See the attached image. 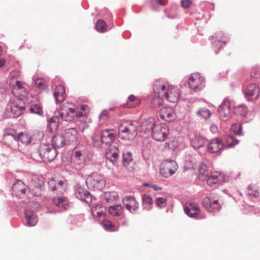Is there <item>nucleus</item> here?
I'll list each match as a JSON object with an SVG mask.
<instances>
[{
	"instance_id": "nucleus-1",
	"label": "nucleus",
	"mask_w": 260,
	"mask_h": 260,
	"mask_svg": "<svg viewBox=\"0 0 260 260\" xmlns=\"http://www.w3.org/2000/svg\"><path fill=\"white\" fill-rule=\"evenodd\" d=\"M153 91L154 93L164 95L166 100L171 103L177 102L180 95L177 87L160 79L155 81L153 84Z\"/></svg>"
},
{
	"instance_id": "nucleus-2",
	"label": "nucleus",
	"mask_w": 260,
	"mask_h": 260,
	"mask_svg": "<svg viewBox=\"0 0 260 260\" xmlns=\"http://www.w3.org/2000/svg\"><path fill=\"white\" fill-rule=\"evenodd\" d=\"M138 134L137 126L129 121H123L119 126L118 136L125 141L135 139Z\"/></svg>"
},
{
	"instance_id": "nucleus-3",
	"label": "nucleus",
	"mask_w": 260,
	"mask_h": 260,
	"mask_svg": "<svg viewBox=\"0 0 260 260\" xmlns=\"http://www.w3.org/2000/svg\"><path fill=\"white\" fill-rule=\"evenodd\" d=\"M86 183L89 189L100 190L105 187L106 181L102 175L94 173L87 178Z\"/></svg>"
},
{
	"instance_id": "nucleus-4",
	"label": "nucleus",
	"mask_w": 260,
	"mask_h": 260,
	"mask_svg": "<svg viewBox=\"0 0 260 260\" xmlns=\"http://www.w3.org/2000/svg\"><path fill=\"white\" fill-rule=\"evenodd\" d=\"M60 118L66 121H72L75 117V106L72 103H64L59 111Z\"/></svg>"
},
{
	"instance_id": "nucleus-5",
	"label": "nucleus",
	"mask_w": 260,
	"mask_h": 260,
	"mask_svg": "<svg viewBox=\"0 0 260 260\" xmlns=\"http://www.w3.org/2000/svg\"><path fill=\"white\" fill-rule=\"evenodd\" d=\"M178 164L173 160H166L161 165L160 173L165 178H168L175 173L178 170Z\"/></svg>"
},
{
	"instance_id": "nucleus-6",
	"label": "nucleus",
	"mask_w": 260,
	"mask_h": 260,
	"mask_svg": "<svg viewBox=\"0 0 260 260\" xmlns=\"http://www.w3.org/2000/svg\"><path fill=\"white\" fill-rule=\"evenodd\" d=\"M39 152L41 158L45 161H52L57 154L55 148L52 145L46 144L40 145Z\"/></svg>"
},
{
	"instance_id": "nucleus-7",
	"label": "nucleus",
	"mask_w": 260,
	"mask_h": 260,
	"mask_svg": "<svg viewBox=\"0 0 260 260\" xmlns=\"http://www.w3.org/2000/svg\"><path fill=\"white\" fill-rule=\"evenodd\" d=\"M169 132V127L164 123H159L153 129L152 137L157 141H164Z\"/></svg>"
},
{
	"instance_id": "nucleus-8",
	"label": "nucleus",
	"mask_w": 260,
	"mask_h": 260,
	"mask_svg": "<svg viewBox=\"0 0 260 260\" xmlns=\"http://www.w3.org/2000/svg\"><path fill=\"white\" fill-rule=\"evenodd\" d=\"M185 213L190 217L197 219H203L206 217L205 215L201 213L199 206L194 203L186 204L184 207Z\"/></svg>"
},
{
	"instance_id": "nucleus-9",
	"label": "nucleus",
	"mask_w": 260,
	"mask_h": 260,
	"mask_svg": "<svg viewBox=\"0 0 260 260\" xmlns=\"http://www.w3.org/2000/svg\"><path fill=\"white\" fill-rule=\"evenodd\" d=\"M188 84L192 89L200 90L204 87V79L200 74L193 73L189 78Z\"/></svg>"
},
{
	"instance_id": "nucleus-10",
	"label": "nucleus",
	"mask_w": 260,
	"mask_h": 260,
	"mask_svg": "<svg viewBox=\"0 0 260 260\" xmlns=\"http://www.w3.org/2000/svg\"><path fill=\"white\" fill-rule=\"evenodd\" d=\"M243 92L248 100H256L259 97L260 89L256 84L250 83L243 89Z\"/></svg>"
},
{
	"instance_id": "nucleus-11",
	"label": "nucleus",
	"mask_w": 260,
	"mask_h": 260,
	"mask_svg": "<svg viewBox=\"0 0 260 260\" xmlns=\"http://www.w3.org/2000/svg\"><path fill=\"white\" fill-rule=\"evenodd\" d=\"M10 110L12 114L15 117L20 116L24 110V103L18 98L13 100L10 105Z\"/></svg>"
},
{
	"instance_id": "nucleus-12",
	"label": "nucleus",
	"mask_w": 260,
	"mask_h": 260,
	"mask_svg": "<svg viewBox=\"0 0 260 260\" xmlns=\"http://www.w3.org/2000/svg\"><path fill=\"white\" fill-rule=\"evenodd\" d=\"M203 205L209 212L218 211L220 209L218 200L210 197H207L204 199Z\"/></svg>"
},
{
	"instance_id": "nucleus-13",
	"label": "nucleus",
	"mask_w": 260,
	"mask_h": 260,
	"mask_svg": "<svg viewBox=\"0 0 260 260\" xmlns=\"http://www.w3.org/2000/svg\"><path fill=\"white\" fill-rule=\"evenodd\" d=\"M102 141L103 143L106 145L111 144L115 139L116 132L113 129H106L101 132Z\"/></svg>"
},
{
	"instance_id": "nucleus-14",
	"label": "nucleus",
	"mask_w": 260,
	"mask_h": 260,
	"mask_svg": "<svg viewBox=\"0 0 260 260\" xmlns=\"http://www.w3.org/2000/svg\"><path fill=\"white\" fill-rule=\"evenodd\" d=\"M159 115L161 119L166 121H172L176 118V113L174 109L169 107L162 108L159 112Z\"/></svg>"
},
{
	"instance_id": "nucleus-15",
	"label": "nucleus",
	"mask_w": 260,
	"mask_h": 260,
	"mask_svg": "<svg viewBox=\"0 0 260 260\" xmlns=\"http://www.w3.org/2000/svg\"><path fill=\"white\" fill-rule=\"evenodd\" d=\"M12 93L19 98H24L27 95V91L24 87V84L17 81L13 85Z\"/></svg>"
},
{
	"instance_id": "nucleus-16",
	"label": "nucleus",
	"mask_w": 260,
	"mask_h": 260,
	"mask_svg": "<svg viewBox=\"0 0 260 260\" xmlns=\"http://www.w3.org/2000/svg\"><path fill=\"white\" fill-rule=\"evenodd\" d=\"M63 135L66 143L69 144L76 143L78 139V133L74 128L66 129Z\"/></svg>"
},
{
	"instance_id": "nucleus-17",
	"label": "nucleus",
	"mask_w": 260,
	"mask_h": 260,
	"mask_svg": "<svg viewBox=\"0 0 260 260\" xmlns=\"http://www.w3.org/2000/svg\"><path fill=\"white\" fill-rule=\"evenodd\" d=\"M122 203L126 209L131 212L136 211L139 207L138 203L135 198L132 196L126 197L123 199Z\"/></svg>"
},
{
	"instance_id": "nucleus-18",
	"label": "nucleus",
	"mask_w": 260,
	"mask_h": 260,
	"mask_svg": "<svg viewBox=\"0 0 260 260\" xmlns=\"http://www.w3.org/2000/svg\"><path fill=\"white\" fill-rule=\"evenodd\" d=\"M224 175L220 172L214 171L211 172L208 179L206 180L207 184L211 186L214 184L220 183L223 181Z\"/></svg>"
},
{
	"instance_id": "nucleus-19",
	"label": "nucleus",
	"mask_w": 260,
	"mask_h": 260,
	"mask_svg": "<svg viewBox=\"0 0 260 260\" xmlns=\"http://www.w3.org/2000/svg\"><path fill=\"white\" fill-rule=\"evenodd\" d=\"M43 184V181L42 180L37 177H34L31 180L29 189L35 196H38L40 194L41 187Z\"/></svg>"
},
{
	"instance_id": "nucleus-20",
	"label": "nucleus",
	"mask_w": 260,
	"mask_h": 260,
	"mask_svg": "<svg viewBox=\"0 0 260 260\" xmlns=\"http://www.w3.org/2000/svg\"><path fill=\"white\" fill-rule=\"evenodd\" d=\"M156 120L153 117H149L146 120H144L141 124V131L144 133L151 131L152 132L153 129L157 125Z\"/></svg>"
},
{
	"instance_id": "nucleus-21",
	"label": "nucleus",
	"mask_w": 260,
	"mask_h": 260,
	"mask_svg": "<svg viewBox=\"0 0 260 260\" xmlns=\"http://www.w3.org/2000/svg\"><path fill=\"white\" fill-rule=\"evenodd\" d=\"M93 216L98 220H102L105 215L106 207L101 204H97L91 209Z\"/></svg>"
},
{
	"instance_id": "nucleus-22",
	"label": "nucleus",
	"mask_w": 260,
	"mask_h": 260,
	"mask_svg": "<svg viewBox=\"0 0 260 260\" xmlns=\"http://www.w3.org/2000/svg\"><path fill=\"white\" fill-rule=\"evenodd\" d=\"M77 197L85 202L89 203L91 201L90 193L83 187L79 186L76 191Z\"/></svg>"
},
{
	"instance_id": "nucleus-23",
	"label": "nucleus",
	"mask_w": 260,
	"mask_h": 260,
	"mask_svg": "<svg viewBox=\"0 0 260 260\" xmlns=\"http://www.w3.org/2000/svg\"><path fill=\"white\" fill-rule=\"evenodd\" d=\"M223 147L220 139L216 138L212 140L208 144V150L211 153L218 152Z\"/></svg>"
},
{
	"instance_id": "nucleus-24",
	"label": "nucleus",
	"mask_w": 260,
	"mask_h": 260,
	"mask_svg": "<svg viewBox=\"0 0 260 260\" xmlns=\"http://www.w3.org/2000/svg\"><path fill=\"white\" fill-rule=\"evenodd\" d=\"M90 158L85 151H76L74 154V161L78 165H82L89 161Z\"/></svg>"
},
{
	"instance_id": "nucleus-25",
	"label": "nucleus",
	"mask_w": 260,
	"mask_h": 260,
	"mask_svg": "<svg viewBox=\"0 0 260 260\" xmlns=\"http://www.w3.org/2000/svg\"><path fill=\"white\" fill-rule=\"evenodd\" d=\"M53 95L57 103L62 102L67 96L64 87L62 85L57 86L54 89Z\"/></svg>"
},
{
	"instance_id": "nucleus-26",
	"label": "nucleus",
	"mask_w": 260,
	"mask_h": 260,
	"mask_svg": "<svg viewBox=\"0 0 260 260\" xmlns=\"http://www.w3.org/2000/svg\"><path fill=\"white\" fill-rule=\"evenodd\" d=\"M210 40L215 46H218L217 42L222 43L225 45L229 41L228 38L222 31L217 32L215 36H211ZM219 46H220L221 45H219Z\"/></svg>"
},
{
	"instance_id": "nucleus-27",
	"label": "nucleus",
	"mask_w": 260,
	"mask_h": 260,
	"mask_svg": "<svg viewBox=\"0 0 260 260\" xmlns=\"http://www.w3.org/2000/svg\"><path fill=\"white\" fill-rule=\"evenodd\" d=\"M218 112L222 118L227 117L230 113V103L229 100H224L218 108Z\"/></svg>"
},
{
	"instance_id": "nucleus-28",
	"label": "nucleus",
	"mask_w": 260,
	"mask_h": 260,
	"mask_svg": "<svg viewBox=\"0 0 260 260\" xmlns=\"http://www.w3.org/2000/svg\"><path fill=\"white\" fill-rule=\"evenodd\" d=\"M14 139L23 145H27L31 140V136L27 133H20L18 135H13Z\"/></svg>"
},
{
	"instance_id": "nucleus-29",
	"label": "nucleus",
	"mask_w": 260,
	"mask_h": 260,
	"mask_svg": "<svg viewBox=\"0 0 260 260\" xmlns=\"http://www.w3.org/2000/svg\"><path fill=\"white\" fill-rule=\"evenodd\" d=\"M52 145L54 148H60L64 146L67 143L63 135L56 134L52 139Z\"/></svg>"
},
{
	"instance_id": "nucleus-30",
	"label": "nucleus",
	"mask_w": 260,
	"mask_h": 260,
	"mask_svg": "<svg viewBox=\"0 0 260 260\" xmlns=\"http://www.w3.org/2000/svg\"><path fill=\"white\" fill-rule=\"evenodd\" d=\"M122 162L123 165L129 170L133 169V165L134 164L132 157V154L129 152H126L123 154Z\"/></svg>"
},
{
	"instance_id": "nucleus-31",
	"label": "nucleus",
	"mask_w": 260,
	"mask_h": 260,
	"mask_svg": "<svg viewBox=\"0 0 260 260\" xmlns=\"http://www.w3.org/2000/svg\"><path fill=\"white\" fill-rule=\"evenodd\" d=\"M211 172L209 171L207 166L202 163L200 165L199 168V177L202 180H206Z\"/></svg>"
},
{
	"instance_id": "nucleus-32",
	"label": "nucleus",
	"mask_w": 260,
	"mask_h": 260,
	"mask_svg": "<svg viewBox=\"0 0 260 260\" xmlns=\"http://www.w3.org/2000/svg\"><path fill=\"white\" fill-rule=\"evenodd\" d=\"M90 112L89 108L87 105H81L77 108L76 110L75 109V116L78 117H87Z\"/></svg>"
},
{
	"instance_id": "nucleus-33",
	"label": "nucleus",
	"mask_w": 260,
	"mask_h": 260,
	"mask_svg": "<svg viewBox=\"0 0 260 260\" xmlns=\"http://www.w3.org/2000/svg\"><path fill=\"white\" fill-rule=\"evenodd\" d=\"M118 153L119 151L116 147L110 146V148L106 153V156L107 159L114 163L118 157Z\"/></svg>"
},
{
	"instance_id": "nucleus-34",
	"label": "nucleus",
	"mask_w": 260,
	"mask_h": 260,
	"mask_svg": "<svg viewBox=\"0 0 260 260\" xmlns=\"http://www.w3.org/2000/svg\"><path fill=\"white\" fill-rule=\"evenodd\" d=\"M25 214L27 225L28 226L35 225L38 221V219L35 214L33 212L28 210H25Z\"/></svg>"
},
{
	"instance_id": "nucleus-35",
	"label": "nucleus",
	"mask_w": 260,
	"mask_h": 260,
	"mask_svg": "<svg viewBox=\"0 0 260 260\" xmlns=\"http://www.w3.org/2000/svg\"><path fill=\"white\" fill-rule=\"evenodd\" d=\"M53 203L57 207L61 208L62 210H66L68 205V202L65 197H56L53 199Z\"/></svg>"
},
{
	"instance_id": "nucleus-36",
	"label": "nucleus",
	"mask_w": 260,
	"mask_h": 260,
	"mask_svg": "<svg viewBox=\"0 0 260 260\" xmlns=\"http://www.w3.org/2000/svg\"><path fill=\"white\" fill-rule=\"evenodd\" d=\"M12 189L18 194H24L26 191V186L23 182L19 180L13 185Z\"/></svg>"
},
{
	"instance_id": "nucleus-37",
	"label": "nucleus",
	"mask_w": 260,
	"mask_h": 260,
	"mask_svg": "<svg viewBox=\"0 0 260 260\" xmlns=\"http://www.w3.org/2000/svg\"><path fill=\"white\" fill-rule=\"evenodd\" d=\"M206 142V140L204 138L196 136L192 139L191 144L194 149H199L203 147Z\"/></svg>"
},
{
	"instance_id": "nucleus-38",
	"label": "nucleus",
	"mask_w": 260,
	"mask_h": 260,
	"mask_svg": "<svg viewBox=\"0 0 260 260\" xmlns=\"http://www.w3.org/2000/svg\"><path fill=\"white\" fill-rule=\"evenodd\" d=\"M108 212L113 216H118L122 214L123 208L120 205L110 206L108 208Z\"/></svg>"
},
{
	"instance_id": "nucleus-39",
	"label": "nucleus",
	"mask_w": 260,
	"mask_h": 260,
	"mask_svg": "<svg viewBox=\"0 0 260 260\" xmlns=\"http://www.w3.org/2000/svg\"><path fill=\"white\" fill-rule=\"evenodd\" d=\"M141 103L140 100L134 95H131L128 98V101L126 103V107L128 108H133Z\"/></svg>"
},
{
	"instance_id": "nucleus-40",
	"label": "nucleus",
	"mask_w": 260,
	"mask_h": 260,
	"mask_svg": "<svg viewBox=\"0 0 260 260\" xmlns=\"http://www.w3.org/2000/svg\"><path fill=\"white\" fill-rule=\"evenodd\" d=\"M103 226L110 232H116L119 229L118 226L115 225L112 221L108 220H104L103 221Z\"/></svg>"
},
{
	"instance_id": "nucleus-41",
	"label": "nucleus",
	"mask_w": 260,
	"mask_h": 260,
	"mask_svg": "<svg viewBox=\"0 0 260 260\" xmlns=\"http://www.w3.org/2000/svg\"><path fill=\"white\" fill-rule=\"evenodd\" d=\"M58 126V118L52 117L48 120V127L51 132L55 131Z\"/></svg>"
},
{
	"instance_id": "nucleus-42",
	"label": "nucleus",
	"mask_w": 260,
	"mask_h": 260,
	"mask_svg": "<svg viewBox=\"0 0 260 260\" xmlns=\"http://www.w3.org/2000/svg\"><path fill=\"white\" fill-rule=\"evenodd\" d=\"M105 199L110 203H112L118 199V196L116 192L111 191L105 193Z\"/></svg>"
},
{
	"instance_id": "nucleus-43",
	"label": "nucleus",
	"mask_w": 260,
	"mask_h": 260,
	"mask_svg": "<svg viewBox=\"0 0 260 260\" xmlns=\"http://www.w3.org/2000/svg\"><path fill=\"white\" fill-rule=\"evenodd\" d=\"M29 112L32 114H36L39 116L43 114V111L41 106L38 104H33L31 105L29 109Z\"/></svg>"
},
{
	"instance_id": "nucleus-44",
	"label": "nucleus",
	"mask_w": 260,
	"mask_h": 260,
	"mask_svg": "<svg viewBox=\"0 0 260 260\" xmlns=\"http://www.w3.org/2000/svg\"><path fill=\"white\" fill-rule=\"evenodd\" d=\"M155 96L153 98L151 104L152 106L155 108L159 107L162 105L164 103L163 97L164 96V95H159L156 93H155Z\"/></svg>"
},
{
	"instance_id": "nucleus-45",
	"label": "nucleus",
	"mask_w": 260,
	"mask_h": 260,
	"mask_svg": "<svg viewBox=\"0 0 260 260\" xmlns=\"http://www.w3.org/2000/svg\"><path fill=\"white\" fill-rule=\"evenodd\" d=\"M107 24L103 20H98L95 25V28L97 31L100 32H105L107 29Z\"/></svg>"
},
{
	"instance_id": "nucleus-46",
	"label": "nucleus",
	"mask_w": 260,
	"mask_h": 260,
	"mask_svg": "<svg viewBox=\"0 0 260 260\" xmlns=\"http://www.w3.org/2000/svg\"><path fill=\"white\" fill-rule=\"evenodd\" d=\"M143 205L145 208L150 209L152 205L153 200L150 196L144 194L142 196Z\"/></svg>"
},
{
	"instance_id": "nucleus-47",
	"label": "nucleus",
	"mask_w": 260,
	"mask_h": 260,
	"mask_svg": "<svg viewBox=\"0 0 260 260\" xmlns=\"http://www.w3.org/2000/svg\"><path fill=\"white\" fill-rule=\"evenodd\" d=\"M234 112L236 114L245 116L247 114V109L243 105H239L235 107Z\"/></svg>"
},
{
	"instance_id": "nucleus-48",
	"label": "nucleus",
	"mask_w": 260,
	"mask_h": 260,
	"mask_svg": "<svg viewBox=\"0 0 260 260\" xmlns=\"http://www.w3.org/2000/svg\"><path fill=\"white\" fill-rule=\"evenodd\" d=\"M103 143L102 136L94 135L92 138V145L96 147H100Z\"/></svg>"
},
{
	"instance_id": "nucleus-49",
	"label": "nucleus",
	"mask_w": 260,
	"mask_h": 260,
	"mask_svg": "<svg viewBox=\"0 0 260 260\" xmlns=\"http://www.w3.org/2000/svg\"><path fill=\"white\" fill-rule=\"evenodd\" d=\"M238 142L239 141L236 139L235 140L233 137L228 136L226 138V146L230 148L237 144Z\"/></svg>"
},
{
	"instance_id": "nucleus-50",
	"label": "nucleus",
	"mask_w": 260,
	"mask_h": 260,
	"mask_svg": "<svg viewBox=\"0 0 260 260\" xmlns=\"http://www.w3.org/2000/svg\"><path fill=\"white\" fill-rule=\"evenodd\" d=\"M197 114L205 118H207L210 116L211 112L207 109L202 108L197 112Z\"/></svg>"
},
{
	"instance_id": "nucleus-51",
	"label": "nucleus",
	"mask_w": 260,
	"mask_h": 260,
	"mask_svg": "<svg viewBox=\"0 0 260 260\" xmlns=\"http://www.w3.org/2000/svg\"><path fill=\"white\" fill-rule=\"evenodd\" d=\"M62 184L63 183L62 182H57V181L54 179H51L48 181L49 186L52 190L56 189L57 184L58 185H62Z\"/></svg>"
},
{
	"instance_id": "nucleus-52",
	"label": "nucleus",
	"mask_w": 260,
	"mask_h": 260,
	"mask_svg": "<svg viewBox=\"0 0 260 260\" xmlns=\"http://www.w3.org/2000/svg\"><path fill=\"white\" fill-rule=\"evenodd\" d=\"M231 131L236 134L240 135L241 134V125L240 124H234L231 127Z\"/></svg>"
},
{
	"instance_id": "nucleus-53",
	"label": "nucleus",
	"mask_w": 260,
	"mask_h": 260,
	"mask_svg": "<svg viewBox=\"0 0 260 260\" xmlns=\"http://www.w3.org/2000/svg\"><path fill=\"white\" fill-rule=\"evenodd\" d=\"M36 86L40 89H44L46 87L45 81L42 79H38L35 81Z\"/></svg>"
},
{
	"instance_id": "nucleus-54",
	"label": "nucleus",
	"mask_w": 260,
	"mask_h": 260,
	"mask_svg": "<svg viewBox=\"0 0 260 260\" xmlns=\"http://www.w3.org/2000/svg\"><path fill=\"white\" fill-rule=\"evenodd\" d=\"M156 202L159 207L162 208L166 206L167 199L164 198H158L156 199Z\"/></svg>"
},
{
	"instance_id": "nucleus-55",
	"label": "nucleus",
	"mask_w": 260,
	"mask_h": 260,
	"mask_svg": "<svg viewBox=\"0 0 260 260\" xmlns=\"http://www.w3.org/2000/svg\"><path fill=\"white\" fill-rule=\"evenodd\" d=\"M190 0H181V6L184 8H188L191 5Z\"/></svg>"
},
{
	"instance_id": "nucleus-56",
	"label": "nucleus",
	"mask_w": 260,
	"mask_h": 260,
	"mask_svg": "<svg viewBox=\"0 0 260 260\" xmlns=\"http://www.w3.org/2000/svg\"><path fill=\"white\" fill-rule=\"evenodd\" d=\"M250 76L252 78H257L260 76V71L258 69H253Z\"/></svg>"
},
{
	"instance_id": "nucleus-57",
	"label": "nucleus",
	"mask_w": 260,
	"mask_h": 260,
	"mask_svg": "<svg viewBox=\"0 0 260 260\" xmlns=\"http://www.w3.org/2000/svg\"><path fill=\"white\" fill-rule=\"evenodd\" d=\"M248 194L254 197H258L259 196V192L257 190L249 189L248 191Z\"/></svg>"
},
{
	"instance_id": "nucleus-58",
	"label": "nucleus",
	"mask_w": 260,
	"mask_h": 260,
	"mask_svg": "<svg viewBox=\"0 0 260 260\" xmlns=\"http://www.w3.org/2000/svg\"><path fill=\"white\" fill-rule=\"evenodd\" d=\"M156 4H160L161 5H165L168 3V0H153Z\"/></svg>"
},
{
	"instance_id": "nucleus-59",
	"label": "nucleus",
	"mask_w": 260,
	"mask_h": 260,
	"mask_svg": "<svg viewBox=\"0 0 260 260\" xmlns=\"http://www.w3.org/2000/svg\"><path fill=\"white\" fill-rule=\"evenodd\" d=\"M6 63V60L4 58L0 57V68L3 67Z\"/></svg>"
},
{
	"instance_id": "nucleus-60",
	"label": "nucleus",
	"mask_w": 260,
	"mask_h": 260,
	"mask_svg": "<svg viewBox=\"0 0 260 260\" xmlns=\"http://www.w3.org/2000/svg\"><path fill=\"white\" fill-rule=\"evenodd\" d=\"M153 187L154 188V189L155 190H160V187L157 186V185H153Z\"/></svg>"
},
{
	"instance_id": "nucleus-61",
	"label": "nucleus",
	"mask_w": 260,
	"mask_h": 260,
	"mask_svg": "<svg viewBox=\"0 0 260 260\" xmlns=\"http://www.w3.org/2000/svg\"><path fill=\"white\" fill-rule=\"evenodd\" d=\"M2 53V47L0 46V55H1Z\"/></svg>"
},
{
	"instance_id": "nucleus-62",
	"label": "nucleus",
	"mask_w": 260,
	"mask_h": 260,
	"mask_svg": "<svg viewBox=\"0 0 260 260\" xmlns=\"http://www.w3.org/2000/svg\"><path fill=\"white\" fill-rule=\"evenodd\" d=\"M144 185L145 186H147V185H148V184H144Z\"/></svg>"
}]
</instances>
